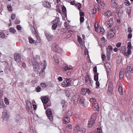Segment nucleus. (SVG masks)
<instances>
[{
    "mask_svg": "<svg viewBox=\"0 0 133 133\" xmlns=\"http://www.w3.org/2000/svg\"><path fill=\"white\" fill-rule=\"evenodd\" d=\"M96 114H93L89 121L88 123V127H91L94 124L96 117Z\"/></svg>",
    "mask_w": 133,
    "mask_h": 133,
    "instance_id": "f257e3e1",
    "label": "nucleus"
},
{
    "mask_svg": "<svg viewBox=\"0 0 133 133\" xmlns=\"http://www.w3.org/2000/svg\"><path fill=\"white\" fill-rule=\"evenodd\" d=\"M10 117V114L7 110H4L2 112V118L3 120L7 121Z\"/></svg>",
    "mask_w": 133,
    "mask_h": 133,
    "instance_id": "f03ea898",
    "label": "nucleus"
},
{
    "mask_svg": "<svg viewBox=\"0 0 133 133\" xmlns=\"http://www.w3.org/2000/svg\"><path fill=\"white\" fill-rule=\"evenodd\" d=\"M52 48L54 51L59 53L61 54L62 52V49L56 44L54 43L52 44Z\"/></svg>",
    "mask_w": 133,
    "mask_h": 133,
    "instance_id": "7ed1b4c3",
    "label": "nucleus"
},
{
    "mask_svg": "<svg viewBox=\"0 0 133 133\" xmlns=\"http://www.w3.org/2000/svg\"><path fill=\"white\" fill-rule=\"evenodd\" d=\"M46 66V63L45 61H44L43 62V65L42 67L41 71L39 73V76L41 77H43L45 75L44 69Z\"/></svg>",
    "mask_w": 133,
    "mask_h": 133,
    "instance_id": "20e7f679",
    "label": "nucleus"
},
{
    "mask_svg": "<svg viewBox=\"0 0 133 133\" xmlns=\"http://www.w3.org/2000/svg\"><path fill=\"white\" fill-rule=\"evenodd\" d=\"M74 130L77 132V133H84L86 131L85 128L82 127L80 128L78 125L75 127Z\"/></svg>",
    "mask_w": 133,
    "mask_h": 133,
    "instance_id": "39448f33",
    "label": "nucleus"
},
{
    "mask_svg": "<svg viewBox=\"0 0 133 133\" xmlns=\"http://www.w3.org/2000/svg\"><path fill=\"white\" fill-rule=\"evenodd\" d=\"M46 113L47 117L50 121L53 120V117L52 114V111L50 109H47L46 110Z\"/></svg>",
    "mask_w": 133,
    "mask_h": 133,
    "instance_id": "423d86ee",
    "label": "nucleus"
},
{
    "mask_svg": "<svg viewBox=\"0 0 133 133\" xmlns=\"http://www.w3.org/2000/svg\"><path fill=\"white\" fill-rule=\"evenodd\" d=\"M79 103L81 105L84 107H86L87 105V103L84 97L80 98Z\"/></svg>",
    "mask_w": 133,
    "mask_h": 133,
    "instance_id": "0eeeda50",
    "label": "nucleus"
},
{
    "mask_svg": "<svg viewBox=\"0 0 133 133\" xmlns=\"http://www.w3.org/2000/svg\"><path fill=\"white\" fill-rule=\"evenodd\" d=\"M85 82L86 85L89 86L91 85V81L89 75H87L85 76Z\"/></svg>",
    "mask_w": 133,
    "mask_h": 133,
    "instance_id": "6e6552de",
    "label": "nucleus"
},
{
    "mask_svg": "<svg viewBox=\"0 0 133 133\" xmlns=\"http://www.w3.org/2000/svg\"><path fill=\"white\" fill-rule=\"evenodd\" d=\"M115 28H113L108 32V36H110V37H113L115 33Z\"/></svg>",
    "mask_w": 133,
    "mask_h": 133,
    "instance_id": "1a4fd4ad",
    "label": "nucleus"
},
{
    "mask_svg": "<svg viewBox=\"0 0 133 133\" xmlns=\"http://www.w3.org/2000/svg\"><path fill=\"white\" fill-rule=\"evenodd\" d=\"M81 93L83 95H85L87 93L89 95H90L91 92L89 89L82 88L81 90Z\"/></svg>",
    "mask_w": 133,
    "mask_h": 133,
    "instance_id": "9d476101",
    "label": "nucleus"
},
{
    "mask_svg": "<svg viewBox=\"0 0 133 133\" xmlns=\"http://www.w3.org/2000/svg\"><path fill=\"white\" fill-rule=\"evenodd\" d=\"M113 22L111 19H110L109 21L106 22L105 25L108 28H111L113 25Z\"/></svg>",
    "mask_w": 133,
    "mask_h": 133,
    "instance_id": "9b49d317",
    "label": "nucleus"
},
{
    "mask_svg": "<svg viewBox=\"0 0 133 133\" xmlns=\"http://www.w3.org/2000/svg\"><path fill=\"white\" fill-rule=\"evenodd\" d=\"M71 4L75 5L76 7H77L78 8H81L82 6L81 5L80 3H75V1H71L70 2Z\"/></svg>",
    "mask_w": 133,
    "mask_h": 133,
    "instance_id": "f8f14e48",
    "label": "nucleus"
},
{
    "mask_svg": "<svg viewBox=\"0 0 133 133\" xmlns=\"http://www.w3.org/2000/svg\"><path fill=\"white\" fill-rule=\"evenodd\" d=\"M73 67L71 65H68L67 64H65L64 67L63 68V70L66 71L68 70H71L72 69Z\"/></svg>",
    "mask_w": 133,
    "mask_h": 133,
    "instance_id": "ddd939ff",
    "label": "nucleus"
},
{
    "mask_svg": "<svg viewBox=\"0 0 133 133\" xmlns=\"http://www.w3.org/2000/svg\"><path fill=\"white\" fill-rule=\"evenodd\" d=\"M14 59L17 62H19L21 60V57L20 55L18 53L15 54L14 55Z\"/></svg>",
    "mask_w": 133,
    "mask_h": 133,
    "instance_id": "4468645a",
    "label": "nucleus"
},
{
    "mask_svg": "<svg viewBox=\"0 0 133 133\" xmlns=\"http://www.w3.org/2000/svg\"><path fill=\"white\" fill-rule=\"evenodd\" d=\"M45 36L49 41H51L52 39L53 36L47 32H45Z\"/></svg>",
    "mask_w": 133,
    "mask_h": 133,
    "instance_id": "2eb2a0df",
    "label": "nucleus"
},
{
    "mask_svg": "<svg viewBox=\"0 0 133 133\" xmlns=\"http://www.w3.org/2000/svg\"><path fill=\"white\" fill-rule=\"evenodd\" d=\"M78 96L77 95H74L72 99L75 105H77L78 103Z\"/></svg>",
    "mask_w": 133,
    "mask_h": 133,
    "instance_id": "dca6fc26",
    "label": "nucleus"
},
{
    "mask_svg": "<svg viewBox=\"0 0 133 133\" xmlns=\"http://www.w3.org/2000/svg\"><path fill=\"white\" fill-rule=\"evenodd\" d=\"M71 125L70 124H68L67 125L65 128V132L66 133L70 132L71 130Z\"/></svg>",
    "mask_w": 133,
    "mask_h": 133,
    "instance_id": "f3484780",
    "label": "nucleus"
},
{
    "mask_svg": "<svg viewBox=\"0 0 133 133\" xmlns=\"http://www.w3.org/2000/svg\"><path fill=\"white\" fill-rule=\"evenodd\" d=\"M111 6L112 8H117V7L118 4L116 3L115 2V0H111Z\"/></svg>",
    "mask_w": 133,
    "mask_h": 133,
    "instance_id": "a211bd4d",
    "label": "nucleus"
},
{
    "mask_svg": "<svg viewBox=\"0 0 133 133\" xmlns=\"http://www.w3.org/2000/svg\"><path fill=\"white\" fill-rule=\"evenodd\" d=\"M92 108L95 111H98L99 110V107L98 104L97 103L93 104Z\"/></svg>",
    "mask_w": 133,
    "mask_h": 133,
    "instance_id": "6ab92c4d",
    "label": "nucleus"
},
{
    "mask_svg": "<svg viewBox=\"0 0 133 133\" xmlns=\"http://www.w3.org/2000/svg\"><path fill=\"white\" fill-rule=\"evenodd\" d=\"M119 50L121 53L124 54L125 55V53L126 51V49L125 46H122L119 48Z\"/></svg>",
    "mask_w": 133,
    "mask_h": 133,
    "instance_id": "aec40b11",
    "label": "nucleus"
},
{
    "mask_svg": "<svg viewBox=\"0 0 133 133\" xmlns=\"http://www.w3.org/2000/svg\"><path fill=\"white\" fill-rule=\"evenodd\" d=\"M43 5L45 7L48 8H50L51 6L50 4L46 1L44 2Z\"/></svg>",
    "mask_w": 133,
    "mask_h": 133,
    "instance_id": "412c9836",
    "label": "nucleus"
},
{
    "mask_svg": "<svg viewBox=\"0 0 133 133\" xmlns=\"http://www.w3.org/2000/svg\"><path fill=\"white\" fill-rule=\"evenodd\" d=\"M103 14L105 16H110L112 15V13L109 10L108 11L106 12H104Z\"/></svg>",
    "mask_w": 133,
    "mask_h": 133,
    "instance_id": "4be33fe9",
    "label": "nucleus"
},
{
    "mask_svg": "<svg viewBox=\"0 0 133 133\" xmlns=\"http://www.w3.org/2000/svg\"><path fill=\"white\" fill-rule=\"evenodd\" d=\"M64 123H68L70 122V119L67 117H64L63 118Z\"/></svg>",
    "mask_w": 133,
    "mask_h": 133,
    "instance_id": "5701e85b",
    "label": "nucleus"
},
{
    "mask_svg": "<svg viewBox=\"0 0 133 133\" xmlns=\"http://www.w3.org/2000/svg\"><path fill=\"white\" fill-rule=\"evenodd\" d=\"M69 32L70 33L69 34H68L67 36H66V37H65L64 38L63 40L65 41H66L67 39L68 38H69L71 36L72 34H71V32H73L72 31H69Z\"/></svg>",
    "mask_w": 133,
    "mask_h": 133,
    "instance_id": "b1692460",
    "label": "nucleus"
},
{
    "mask_svg": "<svg viewBox=\"0 0 133 133\" xmlns=\"http://www.w3.org/2000/svg\"><path fill=\"white\" fill-rule=\"evenodd\" d=\"M124 75V72L121 70L120 71L119 73V78L120 79H122Z\"/></svg>",
    "mask_w": 133,
    "mask_h": 133,
    "instance_id": "393cba45",
    "label": "nucleus"
},
{
    "mask_svg": "<svg viewBox=\"0 0 133 133\" xmlns=\"http://www.w3.org/2000/svg\"><path fill=\"white\" fill-rule=\"evenodd\" d=\"M42 101L43 103L46 104L48 101V99L46 97H44L42 98Z\"/></svg>",
    "mask_w": 133,
    "mask_h": 133,
    "instance_id": "a878e982",
    "label": "nucleus"
},
{
    "mask_svg": "<svg viewBox=\"0 0 133 133\" xmlns=\"http://www.w3.org/2000/svg\"><path fill=\"white\" fill-rule=\"evenodd\" d=\"M15 121L17 123H19L21 121V117L20 116L18 115H17L15 117Z\"/></svg>",
    "mask_w": 133,
    "mask_h": 133,
    "instance_id": "bb28decb",
    "label": "nucleus"
},
{
    "mask_svg": "<svg viewBox=\"0 0 133 133\" xmlns=\"http://www.w3.org/2000/svg\"><path fill=\"white\" fill-rule=\"evenodd\" d=\"M113 89V85L111 82H110L108 85V91L111 92Z\"/></svg>",
    "mask_w": 133,
    "mask_h": 133,
    "instance_id": "cd10ccee",
    "label": "nucleus"
},
{
    "mask_svg": "<svg viewBox=\"0 0 133 133\" xmlns=\"http://www.w3.org/2000/svg\"><path fill=\"white\" fill-rule=\"evenodd\" d=\"M65 79L68 86H70L71 83V78H66Z\"/></svg>",
    "mask_w": 133,
    "mask_h": 133,
    "instance_id": "c85d7f7f",
    "label": "nucleus"
},
{
    "mask_svg": "<svg viewBox=\"0 0 133 133\" xmlns=\"http://www.w3.org/2000/svg\"><path fill=\"white\" fill-rule=\"evenodd\" d=\"M53 22L54 23H55L56 24L60 22L59 18L58 17H56V19L54 20Z\"/></svg>",
    "mask_w": 133,
    "mask_h": 133,
    "instance_id": "c756f323",
    "label": "nucleus"
},
{
    "mask_svg": "<svg viewBox=\"0 0 133 133\" xmlns=\"http://www.w3.org/2000/svg\"><path fill=\"white\" fill-rule=\"evenodd\" d=\"M95 31L97 32H98L99 30L98 23L97 22H96L95 24Z\"/></svg>",
    "mask_w": 133,
    "mask_h": 133,
    "instance_id": "7c9ffc66",
    "label": "nucleus"
},
{
    "mask_svg": "<svg viewBox=\"0 0 133 133\" xmlns=\"http://www.w3.org/2000/svg\"><path fill=\"white\" fill-rule=\"evenodd\" d=\"M29 42L30 44H34L35 43V41L31 37H29L28 38Z\"/></svg>",
    "mask_w": 133,
    "mask_h": 133,
    "instance_id": "2f4dec72",
    "label": "nucleus"
},
{
    "mask_svg": "<svg viewBox=\"0 0 133 133\" xmlns=\"http://www.w3.org/2000/svg\"><path fill=\"white\" fill-rule=\"evenodd\" d=\"M31 29L32 31L33 34H35L36 37H38V34L35 28H34L32 27L31 28Z\"/></svg>",
    "mask_w": 133,
    "mask_h": 133,
    "instance_id": "473e14b6",
    "label": "nucleus"
},
{
    "mask_svg": "<svg viewBox=\"0 0 133 133\" xmlns=\"http://www.w3.org/2000/svg\"><path fill=\"white\" fill-rule=\"evenodd\" d=\"M131 51L130 50V48H128L127 52H126L125 53V55H126L127 56H129V55L131 54Z\"/></svg>",
    "mask_w": 133,
    "mask_h": 133,
    "instance_id": "72a5a7b5",
    "label": "nucleus"
},
{
    "mask_svg": "<svg viewBox=\"0 0 133 133\" xmlns=\"http://www.w3.org/2000/svg\"><path fill=\"white\" fill-rule=\"evenodd\" d=\"M98 73H96L94 74V80L95 81H97L98 80Z\"/></svg>",
    "mask_w": 133,
    "mask_h": 133,
    "instance_id": "f704fd0d",
    "label": "nucleus"
},
{
    "mask_svg": "<svg viewBox=\"0 0 133 133\" xmlns=\"http://www.w3.org/2000/svg\"><path fill=\"white\" fill-rule=\"evenodd\" d=\"M65 32V30L64 28H61L58 30V32L60 34H63Z\"/></svg>",
    "mask_w": 133,
    "mask_h": 133,
    "instance_id": "c9c22d12",
    "label": "nucleus"
},
{
    "mask_svg": "<svg viewBox=\"0 0 133 133\" xmlns=\"http://www.w3.org/2000/svg\"><path fill=\"white\" fill-rule=\"evenodd\" d=\"M127 70L130 71L131 73H132L133 72L132 67H131V66H128L127 67Z\"/></svg>",
    "mask_w": 133,
    "mask_h": 133,
    "instance_id": "e433bc0d",
    "label": "nucleus"
},
{
    "mask_svg": "<svg viewBox=\"0 0 133 133\" xmlns=\"http://www.w3.org/2000/svg\"><path fill=\"white\" fill-rule=\"evenodd\" d=\"M126 75L128 80H129L131 79V75H129L128 72L127 73H126Z\"/></svg>",
    "mask_w": 133,
    "mask_h": 133,
    "instance_id": "4c0bfd02",
    "label": "nucleus"
},
{
    "mask_svg": "<svg viewBox=\"0 0 133 133\" xmlns=\"http://www.w3.org/2000/svg\"><path fill=\"white\" fill-rule=\"evenodd\" d=\"M118 91L120 95H122V88L121 86H119L118 88Z\"/></svg>",
    "mask_w": 133,
    "mask_h": 133,
    "instance_id": "58836bf2",
    "label": "nucleus"
},
{
    "mask_svg": "<svg viewBox=\"0 0 133 133\" xmlns=\"http://www.w3.org/2000/svg\"><path fill=\"white\" fill-rule=\"evenodd\" d=\"M4 101L5 103L7 105L9 104V102L8 98H5L4 99Z\"/></svg>",
    "mask_w": 133,
    "mask_h": 133,
    "instance_id": "ea45409f",
    "label": "nucleus"
},
{
    "mask_svg": "<svg viewBox=\"0 0 133 133\" xmlns=\"http://www.w3.org/2000/svg\"><path fill=\"white\" fill-rule=\"evenodd\" d=\"M9 31L11 33L15 34L16 32L15 30L13 28H11L9 29Z\"/></svg>",
    "mask_w": 133,
    "mask_h": 133,
    "instance_id": "a19ab883",
    "label": "nucleus"
},
{
    "mask_svg": "<svg viewBox=\"0 0 133 133\" xmlns=\"http://www.w3.org/2000/svg\"><path fill=\"white\" fill-rule=\"evenodd\" d=\"M33 66L34 70L36 71H37L39 67L38 65H34Z\"/></svg>",
    "mask_w": 133,
    "mask_h": 133,
    "instance_id": "79ce46f5",
    "label": "nucleus"
},
{
    "mask_svg": "<svg viewBox=\"0 0 133 133\" xmlns=\"http://www.w3.org/2000/svg\"><path fill=\"white\" fill-rule=\"evenodd\" d=\"M96 9H91L90 13H91V14H95L96 13Z\"/></svg>",
    "mask_w": 133,
    "mask_h": 133,
    "instance_id": "37998d69",
    "label": "nucleus"
},
{
    "mask_svg": "<svg viewBox=\"0 0 133 133\" xmlns=\"http://www.w3.org/2000/svg\"><path fill=\"white\" fill-rule=\"evenodd\" d=\"M104 65L107 69V68H109H109L110 67V64L108 63H105Z\"/></svg>",
    "mask_w": 133,
    "mask_h": 133,
    "instance_id": "c03bdc74",
    "label": "nucleus"
},
{
    "mask_svg": "<svg viewBox=\"0 0 133 133\" xmlns=\"http://www.w3.org/2000/svg\"><path fill=\"white\" fill-rule=\"evenodd\" d=\"M62 85L63 87H68L66 84V79H65V80L64 81L62 82Z\"/></svg>",
    "mask_w": 133,
    "mask_h": 133,
    "instance_id": "a18cd8bd",
    "label": "nucleus"
},
{
    "mask_svg": "<svg viewBox=\"0 0 133 133\" xmlns=\"http://www.w3.org/2000/svg\"><path fill=\"white\" fill-rule=\"evenodd\" d=\"M97 133H102V129L101 128L99 127H98L97 128Z\"/></svg>",
    "mask_w": 133,
    "mask_h": 133,
    "instance_id": "49530a36",
    "label": "nucleus"
},
{
    "mask_svg": "<svg viewBox=\"0 0 133 133\" xmlns=\"http://www.w3.org/2000/svg\"><path fill=\"white\" fill-rule=\"evenodd\" d=\"M64 25L65 27L69 29L70 28L71 26L67 23H64Z\"/></svg>",
    "mask_w": 133,
    "mask_h": 133,
    "instance_id": "de8ad7c7",
    "label": "nucleus"
},
{
    "mask_svg": "<svg viewBox=\"0 0 133 133\" xmlns=\"http://www.w3.org/2000/svg\"><path fill=\"white\" fill-rule=\"evenodd\" d=\"M40 85L42 87L46 88L48 87V85L45 83H41L40 84Z\"/></svg>",
    "mask_w": 133,
    "mask_h": 133,
    "instance_id": "09e8293b",
    "label": "nucleus"
},
{
    "mask_svg": "<svg viewBox=\"0 0 133 133\" xmlns=\"http://www.w3.org/2000/svg\"><path fill=\"white\" fill-rule=\"evenodd\" d=\"M124 3L127 6H129L130 4V2L128 0H125Z\"/></svg>",
    "mask_w": 133,
    "mask_h": 133,
    "instance_id": "8fccbe9b",
    "label": "nucleus"
},
{
    "mask_svg": "<svg viewBox=\"0 0 133 133\" xmlns=\"http://www.w3.org/2000/svg\"><path fill=\"white\" fill-rule=\"evenodd\" d=\"M57 27V25L56 24L54 23V24L52 25V29L55 30H56Z\"/></svg>",
    "mask_w": 133,
    "mask_h": 133,
    "instance_id": "3c124183",
    "label": "nucleus"
},
{
    "mask_svg": "<svg viewBox=\"0 0 133 133\" xmlns=\"http://www.w3.org/2000/svg\"><path fill=\"white\" fill-rule=\"evenodd\" d=\"M79 10V14L80 16H84V13L80 10V9H78Z\"/></svg>",
    "mask_w": 133,
    "mask_h": 133,
    "instance_id": "603ef678",
    "label": "nucleus"
},
{
    "mask_svg": "<svg viewBox=\"0 0 133 133\" xmlns=\"http://www.w3.org/2000/svg\"><path fill=\"white\" fill-rule=\"evenodd\" d=\"M5 35L3 32H0V37L2 38H4L5 37Z\"/></svg>",
    "mask_w": 133,
    "mask_h": 133,
    "instance_id": "864d4df0",
    "label": "nucleus"
},
{
    "mask_svg": "<svg viewBox=\"0 0 133 133\" xmlns=\"http://www.w3.org/2000/svg\"><path fill=\"white\" fill-rule=\"evenodd\" d=\"M32 63L33 66H34V65H38L36 61L34 59L32 61Z\"/></svg>",
    "mask_w": 133,
    "mask_h": 133,
    "instance_id": "5fc2aeb1",
    "label": "nucleus"
},
{
    "mask_svg": "<svg viewBox=\"0 0 133 133\" xmlns=\"http://www.w3.org/2000/svg\"><path fill=\"white\" fill-rule=\"evenodd\" d=\"M4 104L2 101H0V108H2L3 107Z\"/></svg>",
    "mask_w": 133,
    "mask_h": 133,
    "instance_id": "6e6d98bb",
    "label": "nucleus"
},
{
    "mask_svg": "<svg viewBox=\"0 0 133 133\" xmlns=\"http://www.w3.org/2000/svg\"><path fill=\"white\" fill-rule=\"evenodd\" d=\"M112 50V46L109 45L108 47L107 48V50H108L110 51H111Z\"/></svg>",
    "mask_w": 133,
    "mask_h": 133,
    "instance_id": "4d7b16f0",
    "label": "nucleus"
},
{
    "mask_svg": "<svg viewBox=\"0 0 133 133\" xmlns=\"http://www.w3.org/2000/svg\"><path fill=\"white\" fill-rule=\"evenodd\" d=\"M105 31L102 28H100V33L101 34H103Z\"/></svg>",
    "mask_w": 133,
    "mask_h": 133,
    "instance_id": "13d9d810",
    "label": "nucleus"
},
{
    "mask_svg": "<svg viewBox=\"0 0 133 133\" xmlns=\"http://www.w3.org/2000/svg\"><path fill=\"white\" fill-rule=\"evenodd\" d=\"M16 17V15L15 14H13L11 16V18L12 20L14 19Z\"/></svg>",
    "mask_w": 133,
    "mask_h": 133,
    "instance_id": "bf43d9fd",
    "label": "nucleus"
},
{
    "mask_svg": "<svg viewBox=\"0 0 133 133\" xmlns=\"http://www.w3.org/2000/svg\"><path fill=\"white\" fill-rule=\"evenodd\" d=\"M93 71L94 72V74L97 73V68L96 66H95L93 68Z\"/></svg>",
    "mask_w": 133,
    "mask_h": 133,
    "instance_id": "052dcab7",
    "label": "nucleus"
},
{
    "mask_svg": "<svg viewBox=\"0 0 133 133\" xmlns=\"http://www.w3.org/2000/svg\"><path fill=\"white\" fill-rule=\"evenodd\" d=\"M80 20L81 22L82 23L84 20V16H80Z\"/></svg>",
    "mask_w": 133,
    "mask_h": 133,
    "instance_id": "680f3d73",
    "label": "nucleus"
},
{
    "mask_svg": "<svg viewBox=\"0 0 133 133\" xmlns=\"http://www.w3.org/2000/svg\"><path fill=\"white\" fill-rule=\"evenodd\" d=\"M100 2L101 5L103 6V7H104L105 5V2L104 1H101Z\"/></svg>",
    "mask_w": 133,
    "mask_h": 133,
    "instance_id": "e2e57ef3",
    "label": "nucleus"
},
{
    "mask_svg": "<svg viewBox=\"0 0 133 133\" xmlns=\"http://www.w3.org/2000/svg\"><path fill=\"white\" fill-rule=\"evenodd\" d=\"M128 48L131 49V43L130 42H129L128 43Z\"/></svg>",
    "mask_w": 133,
    "mask_h": 133,
    "instance_id": "0e129e2a",
    "label": "nucleus"
},
{
    "mask_svg": "<svg viewBox=\"0 0 133 133\" xmlns=\"http://www.w3.org/2000/svg\"><path fill=\"white\" fill-rule=\"evenodd\" d=\"M41 88L39 86H38L36 89V90L37 92H39L41 91Z\"/></svg>",
    "mask_w": 133,
    "mask_h": 133,
    "instance_id": "69168bd1",
    "label": "nucleus"
},
{
    "mask_svg": "<svg viewBox=\"0 0 133 133\" xmlns=\"http://www.w3.org/2000/svg\"><path fill=\"white\" fill-rule=\"evenodd\" d=\"M107 50V56H110L111 54V51L109 50Z\"/></svg>",
    "mask_w": 133,
    "mask_h": 133,
    "instance_id": "338daca9",
    "label": "nucleus"
},
{
    "mask_svg": "<svg viewBox=\"0 0 133 133\" xmlns=\"http://www.w3.org/2000/svg\"><path fill=\"white\" fill-rule=\"evenodd\" d=\"M65 94L66 96L68 97H69L70 96V94L69 92L68 91H67L66 92Z\"/></svg>",
    "mask_w": 133,
    "mask_h": 133,
    "instance_id": "774afa93",
    "label": "nucleus"
}]
</instances>
